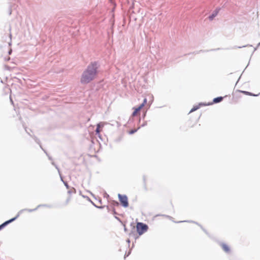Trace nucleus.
<instances>
[{"instance_id":"f257e3e1","label":"nucleus","mask_w":260,"mask_h":260,"mask_svg":"<svg viewBox=\"0 0 260 260\" xmlns=\"http://www.w3.org/2000/svg\"><path fill=\"white\" fill-rule=\"evenodd\" d=\"M98 69L96 62L90 63L83 72L81 77V82L82 84H87L93 80L96 77Z\"/></svg>"},{"instance_id":"f03ea898","label":"nucleus","mask_w":260,"mask_h":260,"mask_svg":"<svg viewBox=\"0 0 260 260\" xmlns=\"http://www.w3.org/2000/svg\"><path fill=\"white\" fill-rule=\"evenodd\" d=\"M137 231L140 235L143 234L148 229V226L146 224L142 222H138L136 225Z\"/></svg>"},{"instance_id":"7ed1b4c3","label":"nucleus","mask_w":260,"mask_h":260,"mask_svg":"<svg viewBox=\"0 0 260 260\" xmlns=\"http://www.w3.org/2000/svg\"><path fill=\"white\" fill-rule=\"evenodd\" d=\"M147 99L145 98L143 100V102L142 104H141L139 107L136 108H133L134 112L132 113V116L133 117H136L138 115H140V110L143 108V107L147 103Z\"/></svg>"},{"instance_id":"20e7f679","label":"nucleus","mask_w":260,"mask_h":260,"mask_svg":"<svg viewBox=\"0 0 260 260\" xmlns=\"http://www.w3.org/2000/svg\"><path fill=\"white\" fill-rule=\"evenodd\" d=\"M118 198L121 204L124 207H127L128 206V202L127 197L125 195L118 194Z\"/></svg>"},{"instance_id":"39448f33","label":"nucleus","mask_w":260,"mask_h":260,"mask_svg":"<svg viewBox=\"0 0 260 260\" xmlns=\"http://www.w3.org/2000/svg\"><path fill=\"white\" fill-rule=\"evenodd\" d=\"M18 215H17L15 217L13 218H12L6 222H5L4 223H3V224H2L1 225H0V230L2 229L4 226H5L6 225H7L8 224H9V223L13 221L14 220H15L18 217Z\"/></svg>"},{"instance_id":"423d86ee","label":"nucleus","mask_w":260,"mask_h":260,"mask_svg":"<svg viewBox=\"0 0 260 260\" xmlns=\"http://www.w3.org/2000/svg\"><path fill=\"white\" fill-rule=\"evenodd\" d=\"M221 247L222 249L226 252H229L230 251V248L229 246L226 244H222L221 245Z\"/></svg>"},{"instance_id":"0eeeda50","label":"nucleus","mask_w":260,"mask_h":260,"mask_svg":"<svg viewBox=\"0 0 260 260\" xmlns=\"http://www.w3.org/2000/svg\"><path fill=\"white\" fill-rule=\"evenodd\" d=\"M239 92L243 93L245 94V95H249V96H257V95H258V94H253L251 92H250L248 91H246L239 90Z\"/></svg>"},{"instance_id":"6e6552de","label":"nucleus","mask_w":260,"mask_h":260,"mask_svg":"<svg viewBox=\"0 0 260 260\" xmlns=\"http://www.w3.org/2000/svg\"><path fill=\"white\" fill-rule=\"evenodd\" d=\"M223 100V98L221 96L217 97L213 100V103H217L219 102H220Z\"/></svg>"},{"instance_id":"1a4fd4ad","label":"nucleus","mask_w":260,"mask_h":260,"mask_svg":"<svg viewBox=\"0 0 260 260\" xmlns=\"http://www.w3.org/2000/svg\"><path fill=\"white\" fill-rule=\"evenodd\" d=\"M101 123H99L97 125V127H96V134L97 135H99L100 132H101Z\"/></svg>"},{"instance_id":"9d476101","label":"nucleus","mask_w":260,"mask_h":260,"mask_svg":"<svg viewBox=\"0 0 260 260\" xmlns=\"http://www.w3.org/2000/svg\"><path fill=\"white\" fill-rule=\"evenodd\" d=\"M217 13H218V12H214L211 15H210L209 17V19L210 20H212L213 19V18L216 17L217 15Z\"/></svg>"},{"instance_id":"9b49d317","label":"nucleus","mask_w":260,"mask_h":260,"mask_svg":"<svg viewBox=\"0 0 260 260\" xmlns=\"http://www.w3.org/2000/svg\"><path fill=\"white\" fill-rule=\"evenodd\" d=\"M68 194H69V196L66 200L67 204H68L72 200V196L71 194V192L70 191L68 192Z\"/></svg>"},{"instance_id":"f8f14e48","label":"nucleus","mask_w":260,"mask_h":260,"mask_svg":"<svg viewBox=\"0 0 260 260\" xmlns=\"http://www.w3.org/2000/svg\"><path fill=\"white\" fill-rule=\"evenodd\" d=\"M199 108V107H193L190 111V112H192L193 111H196Z\"/></svg>"},{"instance_id":"ddd939ff","label":"nucleus","mask_w":260,"mask_h":260,"mask_svg":"<svg viewBox=\"0 0 260 260\" xmlns=\"http://www.w3.org/2000/svg\"><path fill=\"white\" fill-rule=\"evenodd\" d=\"M136 131H137V129H133V130H131V131H129V133L130 134H134V133H135Z\"/></svg>"},{"instance_id":"4468645a","label":"nucleus","mask_w":260,"mask_h":260,"mask_svg":"<svg viewBox=\"0 0 260 260\" xmlns=\"http://www.w3.org/2000/svg\"><path fill=\"white\" fill-rule=\"evenodd\" d=\"M103 126H104V124H102V127H103Z\"/></svg>"}]
</instances>
